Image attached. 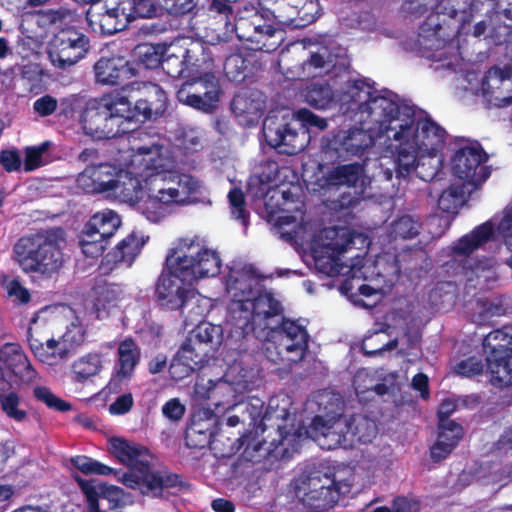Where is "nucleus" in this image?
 <instances>
[{"mask_svg": "<svg viewBox=\"0 0 512 512\" xmlns=\"http://www.w3.org/2000/svg\"><path fill=\"white\" fill-rule=\"evenodd\" d=\"M498 346L501 349L512 347V324L491 331L483 340L484 349Z\"/></svg>", "mask_w": 512, "mask_h": 512, "instance_id": "nucleus-59", "label": "nucleus"}, {"mask_svg": "<svg viewBox=\"0 0 512 512\" xmlns=\"http://www.w3.org/2000/svg\"><path fill=\"white\" fill-rule=\"evenodd\" d=\"M421 224L410 215H402L391 224L389 234L396 239H412L419 235Z\"/></svg>", "mask_w": 512, "mask_h": 512, "instance_id": "nucleus-50", "label": "nucleus"}, {"mask_svg": "<svg viewBox=\"0 0 512 512\" xmlns=\"http://www.w3.org/2000/svg\"><path fill=\"white\" fill-rule=\"evenodd\" d=\"M34 398L45 404L47 408L57 412H68L72 409V405L56 396L50 388L46 386H35L33 388Z\"/></svg>", "mask_w": 512, "mask_h": 512, "instance_id": "nucleus-56", "label": "nucleus"}, {"mask_svg": "<svg viewBox=\"0 0 512 512\" xmlns=\"http://www.w3.org/2000/svg\"><path fill=\"white\" fill-rule=\"evenodd\" d=\"M201 57L193 50L180 49L179 53L167 52L161 68L172 78H179L187 72L190 80L184 82L176 92L179 102L203 112L217 107L222 94L220 80L214 72V60L205 48L200 46Z\"/></svg>", "mask_w": 512, "mask_h": 512, "instance_id": "nucleus-3", "label": "nucleus"}, {"mask_svg": "<svg viewBox=\"0 0 512 512\" xmlns=\"http://www.w3.org/2000/svg\"><path fill=\"white\" fill-rule=\"evenodd\" d=\"M101 369V359L98 354L89 353L72 365L73 379L76 382L83 383L90 377L99 373Z\"/></svg>", "mask_w": 512, "mask_h": 512, "instance_id": "nucleus-49", "label": "nucleus"}, {"mask_svg": "<svg viewBox=\"0 0 512 512\" xmlns=\"http://www.w3.org/2000/svg\"><path fill=\"white\" fill-rule=\"evenodd\" d=\"M409 123H391L385 137L391 141L387 150L391 153L397 178L407 179L416 171L422 151L409 139L411 135Z\"/></svg>", "mask_w": 512, "mask_h": 512, "instance_id": "nucleus-14", "label": "nucleus"}, {"mask_svg": "<svg viewBox=\"0 0 512 512\" xmlns=\"http://www.w3.org/2000/svg\"><path fill=\"white\" fill-rule=\"evenodd\" d=\"M437 439L430 447V458L438 463L448 458L464 436L463 427L456 421L437 422Z\"/></svg>", "mask_w": 512, "mask_h": 512, "instance_id": "nucleus-27", "label": "nucleus"}, {"mask_svg": "<svg viewBox=\"0 0 512 512\" xmlns=\"http://www.w3.org/2000/svg\"><path fill=\"white\" fill-rule=\"evenodd\" d=\"M65 232L61 227L41 230L20 237L13 246V257L25 273L51 277L63 266L61 243Z\"/></svg>", "mask_w": 512, "mask_h": 512, "instance_id": "nucleus-5", "label": "nucleus"}, {"mask_svg": "<svg viewBox=\"0 0 512 512\" xmlns=\"http://www.w3.org/2000/svg\"><path fill=\"white\" fill-rule=\"evenodd\" d=\"M225 75L234 82H242L246 79V60L241 54L228 56L223 66Z\"/></svg>", "mask_w": 512, "mask_h": 512, "instance_id": "nucleus-58", "label": "nucleus"}, {"mask_svg": "<svg viewBox=\"0 0 512 512\" xmlns=\"http://www.w3.org/2000/svg\"><path fill=\"white\" fill-rule=\"evenodd\" d=\"M221 329L219 326L209 322L198 324L187 338L200 349H207V346L218 345L221 341Z\"/></svg>", "mask_w": 512, "mask_h": 512, "instance_id": "nucleus-46", "label": "nucleus"}, {"mask_svg": "<svg viewBox=\"0 0 512 512\" xmlns=\"http://www.w3.org/2000/svg\"><path fill=\"white\" fill-rule=\"evenodd\" d=\"M510 81V74L507 70L499 67L490 68L481 82V91L483 96H487L490 92L500 89Z\"/></svg>", "mask_w": 512, "mask_h": 512, "instance_id": "nucleus-57", "label": "nucleus"}, {"mask_svg": "<svg viewBox=\"0 0 512 512\" xmlns=\"http://www.w3.org/2000/svg\"><path fill=\"white\" fill-rule=\"evenodd\" d=\"M234 390L232 386L226 382H218L207 391V399L215 408L222 407L229 409L234 405Z\"/></svg>", "mask_w": 512, "mask_h": 512, "instance_id": "nucleus-52", "label": "nucleus"}, {"mask_svg": "<svg viewBox=\"0 0 512 512\" xmlns=\"http://www.w3.org/2000/svg\"><path fill=\"white\" fill-rule=\"evenodd\" d=\"M409 122L411 135L409 139L422 151V155H436L444 146L446 130L430 117L415 118V107L401 103L399 111L393 116V123L405 124Z\"/></svg>", "mask_w": 512, "mask_h": 512, "instance_id": "nucleus-9", "label": "nucleus"}, {"mask_svg": "<svg viewBox=\"0 0 512 512\" xmlns=\"http://www.w3.org/2000/svg\"><path fill=\"white\" fill-rule=\"evenodd\" d=\"M0 362L3 364L6 378L15 377L26 385L35 382L38 378V372L19 344H4L0 348Z\"/></svg>", "mask_w": 512, "mask_h": 512, "instance_id": "nucleus-21", "label": "nucleus"}, {"mask_svg": "<svg viewBox=\"0 0 512 512\" xmlns=\"http://www.w3.org/2000/svg\"><path fill=\"white\" fill-rule=\"evenodd\" d=\"M140 356V348L136 342L132 338H126L118 345L114 368L134 375Z\"/></svg>", "mask_w": 512, "mask_h": 512, "instance_id": "nucleus-42", "label": "nucleus"}, {"mask_svg": "<svg viewBox=\"0 0 512 512\" xmlns=\"http://www.w3.org/2000/svg\"><path fill=\"white\" fill-rule=\"evenodd\" d=\"M165 198H167L166 191L160 188L156 195H148L145 199H140L138 209L147 220L158 223L165 217L167 206L173 204Z\"/></svg>", "mask_w": 512, "mask_h": 512, "instance_id": "nucleus-39", "label": "nucleus"}, {"mask_svg": "<svg viewBox=\"0 0 512 512\" xmlns=\"http://www.w3.org/2000/svg\"><path fill=\"white\" fill-rule=\"evenodd\" d=\"M118 174L119 169L114 164H90L78 175L76 182L84 193L99 194L112 190Z\"/></svg>", "mask_w": 512, "mask_h": 512, "instance_id": "nucleus-22", "label": "nucleus"}, {"mask_svg": "<svg viewBox=\"0 0 512 512\" xmlns=\"http://www.w3.org/2000/svg\"><path fill=\"white\" fill-rule=\"evenodd\" d=\"M340 488L317 491V493H305L301 496V502L309 512H326L332 509L338 502Z\"/></svg>", "mask_w": 512, "mask_h": 512, "instance_id": "nucleus-43", "label": "nucleus"}, {"mask_svg": "<svg viewBox=\"0 0 512 512\" xmlns=\"http://www.w3.org/2000/svg\"><path fill=\"white\" fill-rule=\"evenodd\" d=\"M490 19V30L489 37L492 39L495 45H501L508 40V38L512 35V26L500 23V13L496 12L495 14L489 16Z\"/></svg>", "mask_w": 512, "mask_h": 512, "instance_id": "nucleus-60", "label": "nucleus"}, {"mask_svg": "<svg viewBox=\"0 0 512 512\" xmlns=\"http://www.w3.org/2000/svg\"><path fill=\"white\" fill-rule=\"evenodd\" d=\"M165 266L168 273L162 272L155 286V299L168 310L182 309L192 293L186 283L214 277L220 273L221 259L217 252L208 249L190 238L179 239L169 249Z\"/></svg>", "mask_w": 512, "mask_h": 512, "instance_id": "nucleus-1", "label": "nucleus"}, {"mask_svg": "<svg viewBox=\"0 0 512 512\" xmlns=\"http://www.w3.org/2000/svg\"><path fill=\"white\" fill-rule=\"evenodd\" d=\"M104 97L90 99L80 115V122L87 135L96 139L123 137L126 130H120L111 118V107Z\"/></svg>", "mask_w": 512, "mask_h": 512, "instance_id": "nucleus-15", "label": "nucleus"}, {"mask_svg": "<svg viewBox=\"0 0 512 512\" xmlns=\"http://www.w3.org/2000/svg\"><path fill=\"white\" fill-rule=\"evenodd\" d=\"M290 417V411L287 406L279 408L278 399L271 398L269 400L268 408L263 416L262 421L265 423L266 421H280L276 423V430L278 431V439H272L269 443L266 440L263 441H253L247 443L244 453L254 456V453L259 452L261 450H265V454L263 456L273 457V458H281L284 459L287 456L288 448L284 446V442L287 436L290 434V431L287 429V420Z\"/></svg>", "mask_w": 512, "mask_h": 512, "instance_id": "nucleus-16", "label": "nucleus"}, {"mask_svg": "<svg viewBox=\"0 0 512 512\" xmlns=\"http://www.w3.org/2000/svg\"><path fill=\"white\" fill-rule=\"evenodd\" d=\"M109 452L129 470L119 478L122 483L132 489H138L144 495L161 497L165 489L181 487L182 478L179 474L168 470H152V455L145 446L113 437L109 440Z\"/></svg>", "mask_w": 512, "mask_h": 512, "instance_id": "nucleus-4", "label": "nucleus"}, {"mask_svg": "<svg viewBox=\"0 0 512 512\" xmlns=\"http://www.w3.org/2000/svg\"><path fill=\"white\" fill-rule=\"evenodd\" d=\"M231 216L243 226L249 224L250 213L247 210L245 195L240 187H233L228 193Z\"/></svg>", "mask_w": 512, "mask_h": 512, "instance_id": "nucleus-54", "label": "nucleus"}, {"mask_svg": "<svg viewBox=\"0 0 512 512\" xmlns=\"http://www.w3.org/2000/svg\"><path fill=\"white\" fill-rule=\"evenodd\" d=\"M100 498L107 500L109 510H116L124 505V491L118 486L101 484Z\"/></svg>", "mask_w": 512, "mask_h": 512, "instance_id": "nucleus-64", "label": "nucleus"}, {"mask_svg": "<svg viewBox=\"0 0 512 512\" xmlns=\"http://www.w3.org/2000/svg\"><path fill=\"white\" fill-rule=\"evenodd\" d=\"M356 419V416H352L350 421L340 418L330 423L321 416L316 415L308 432L318 442L319 446L325 450H332L340 446L346 441L348 434L357 437L359 441L365 443L367 439L359 433L358 426H354Z\"/></svg>", "mask_w": 512, "mask_h": 512, "instance_id": "nucleus-17", "label": "nucleus"}, {"mask_svg": "<svg viewBox=\"0 0 512 512\" xmlns=\"http://www.w3.org/2000/svg\"><path fill=\"white\" fill-rule=\"evenodd\" d=\"M95 81L102 85H122L136 75L132 63L123 56L101 57L94 66Z\"/></svg>", "mask_w": 512, "mask_h": 512, "instance_id": "nucleus-24", "label": "nucleus"}, {"mask_svg": "<svg viewBox=\"0 0 512 512\" xmlns=\"http://www.w3.org/2000/svg\"><path fill=\"white\" fill-rule=\"evenodd\" d=\"M341 104L347 106V111L355 112L358 117L373 122L370 129H376L383 134L393 123V116L399 111L402 102L397 94L384 90V94H376L373 85L367 79L348 81L340 96Z\"/></svg>", "mask_w": 512, "mask_h": 512, "instance_id": "nucleus-6", "label": "nucleus"}, {"mask_svg": "<svg viewBox=\"0 0 512 512\" xmlns=\"http://www.w3.org/2000/svg\"><path fill=\"white\" fill-rule=\"evenodd\" d=\"M313 6L312 0H282L272 8V15L281 24L294 25L297 20H309L306 7Z\"/></svg>", "mask_w": 512, "mask_h": 512, "instance_id": "nucleus-36", "label": "nucleus"}, {"mask_svg": "<svg viewBox=\"0 0 512 512\" xmlns=\"http://www.w3.org/2000/svg\"><path fill=\"white\" fill-rule=\"evenodd\" d=\"M208 349H200L194 345L191 341L186 339L180 349L176 353V357L186 364H190L192 369L199 370L203 367L206 357H208Z\"/></svg>", "mask_w": 512, "mask_h": 512, "instance_id": "nucleus-53", "label": "nucleus"}, {"mask_svg": "<svg viewBox=\"0 0 512 512\" xmlns=\"http://www.w3.org/2000/svg\"><path fill=\"white\" fill-rule=\"evenodd\" d=\"M265 110V96L257 89L237 93L231 101V111L240 124L252 127L258 124Z\"/></svg>", "mask_w": 512, "mask_h": 512, "instance_id": "nucleus-25", "label": "nucleus"}, {"mask_svg": "<svg viewBox=\"0 0 512 512\" xmlns=\"http://www.w3.org/2000/svg\"><path fill=\"white\" fill-rule=\"evenodd\" d=\"M43 355L38 360L47 365H56L72 355L73 343L70 332H66L59 340L52 338L45 346Z\"/></svg>", "mask_w": 512, "mask_h": 512, "instance_id": "nucleus-40", "label": "nucleus"}, {"mask_svg": "<svg viewBox=\"0 0 512 512\" xmlns=\"http://www.w3.org/2000/svg\"><path fill=\"white\" fill-rule=\"evenodd\" d=\"M52 338L49 326L33 318L27 330V340L32 353L37 359L43 355L45 346Z\"/></svg>", "mask_w": 512, "mask_h": 512, "instance_id": "nucleus-44", "label": "nucleus"}, {"mask_svg": "<svg viewBox=\"0 0 512 512\" xmlns=\"http://www.w3.org/2000/svg\"><path fill=\"white\" fill-rule=\"evenodd\" d=\"M121 292V288L117 284L109 283L106 280L96 281L91 290V311L97 319L109 316L110 309L117 306Z\"/></svg>", "mask_w": 512, "mask_h": 512, "instance_id": "nucleus-31", "label": "nucleus"}, {"mask_svg": "<svg viewBox=\"0 0 512 512\" xmlns=\"http://www.w3.org/2000/svg\"><path fill=\"white\" fill-rule=\"evenodd\" d=\"M483 369L482 360L476 356H471L458 362L454 367V372L460 376L471 378L481 375Z\"/></svg>", "mask_w": 512, "mask_h": 512, "instance_id": "nucleus-63", "label": "nucleus"}, {"mask_svg": "<svg viewBox=\"0 0 512 512\" xmlns=\"http://www.w3.org/2000/svg\"><path fill=\"white\" fill-rule=\"evenodd\" d=\"M49 148V142H43L39 146L25 149L24 171L31 172L42 166V155Z\"/></svg>", "mask_w": 512, "mask_h": 512, "instance_id": "nucleus-62", "label": "nucleus"}, {"mask_svg": "<svg viewBox=\"0 0 512 512\" xmlns=\"http://www.w3.org/2000/svg\"><path fill=\"white\" fill-rule=\"evenodd\" d=\"M123 136H126L129 150L138 155L158 154L161 146L156 143L145 129L140 127L129 128L125 131Z\"/></svg>", "mask_w": 512, "mask_h": 512, "instance_id": "nucleus-38", "label": "nucleus"}, {"mask_svg": "<svg viewBox=\"0 0 512 512\" xmlns=\"http://www.w3.org/2000/svg\"><path fill=\"white\" fill-rule=\"evenodd\" d=\"M21 398L16 391L0 390V409L10 419L16 422H23L27 419L28 413L20 407Z\"/></svg>", "mask_w": 512, "mask_h": 512, "instance_id": "nucleus-47", "label": "nucleus"}, {"mask_svg": "<svg viewBox=\"0 0 512 512\" xmlns=\"http://www.w3.org/2000/svg\"><path fill=\"white\" fill-rule=\"evenodd\" d=\"M167 200L173 204L186 205L197 201L201 184L198 179L188 174H181L175 186L164 188Z\"/></svg>", "mask_w": 512, "mask_h": 512, "instance_id": "nucleus-35", "label": "nucleus"}, {"mask_svg": "<svg viewBox=\"0 0 512 512\" xmlns=\"http://www.w3.org/2000/svg\"><path fill=\"white\" fill-rule=\"evenodd\" d=\"M149 236L132 231L121 239L103 258L100 269L109 274L117 268H130L141 254Z\"/></svg>", "mask_w": 512, "mask_h": 512, "instance_id": "nucleus-19", "label": "nucleus"}, {"mask_svg": "<svg viewBox=\"0 0 512 512\" xmlns=\"http://www.w3.org/2000/svg\"><path fill=\"white\" fill-rule=\"evenodd\" d=\"M90 39L74 27L61 29L48 46V56L55 68L65 70L86 57Z\"/></svg>", "mask_w": 512, "mask_h": 512, "instance_id": "nucleus-13", "label": "nucleus"}, {"mask_svg": "<svg viewBox=\"0 0 512 512\" xmlns=\"http://www.w3.org/2000/svg\"><path fill=\"white\" fill-rule=\"evenodd\" d=\"M108 106L111 107V118L114 124H119L120 130L129 129L128 125L132 122H140V115L135 109V104L132 105L128 97L122 96L119 93L103 95Z\"/></svg>", "mask_w": 512, "mask_h": 512, "instance_id": "nucleus-33", "label": "nucleus"}, {"mask_svg": "<svg viewBox=\"0 0 512 512\" xmlns=\"http://www.w3.org/2000/svg\"><path fill=\"white\" fill-rule=\"evenodd\" d=\"M401 11L415 18L427 12L419 26L418 42L430 49L439 48L451 40L459 29L471 22L474 15L495 14L503 10L500 0H398Z\"/></svg>", "mask_w": 512, "mask_h": 512, "instance_id": "nucleus-2", "label": "nucleus"}, {"mask_svg": "<svg viewBox=\"0 0 512 512\" xmlns=\"http://www.w3.org/2000/svg\"><path fill=\"white\" fill-rule=\"evenodd\" d=\"M302 126L293 118L267 117L263 122L262 133L270 147L291 156L303 151L310 142V135Z\"/></svg>", "mask_w": 512, "mask_h": 512, "instance_id": "nucleus-10", "label": "nucleus"}, {"mask_svg": "<svg viewBox=\"0 0 512 512\" xmlns=\"http://www.w3.org/2000/svg\"><path fill=\"white\" fill-rule=\"evenodd\" d=\"M340 488L335 478L334 468L320 464L318 468L311 470L308 474L300 477V483L297 485V493H317L328 489Z\"/></svg>", "mask_w": 512, "mask_h": 512, "instance_id": "nucleus-32", "label": "nucleus"}, {"mask_svg": "<svg viewBox=\"0 0 512 512\" xmlns=\"http://www.w3.org/2000/svg\"><path fill=\"white\" fill-rule=\"evenodd\" d=\"M326 242L323 250L335 264H339L344 254L355 245V239L364 241L363 235L346 227H331L324 231Z\"/></svg>", "mask_w": 512, "mask_h": 512, "instance_id": "nucleus-29", "label": "nucleus"}, {"mask_svg": "<svg viewBox=\"0 0 512 512\" xmlns=\"http://www.w3.org/2000/svg\"><path fill=\"white\" fill-rule=\"evenodd\" d=\"M465 184H451L443 190L438 198V207L448 214H457L459 208L465 203Z\"/></svg>", "mask_w": 512, "mask_h": 512, "instance_id": "nucleus-45", "label": "nucleus"}, {"mask_svg": "<svg viewBox=\"0 0 512 512\" xmlns=\"http://www.w3.org/2000/svg\"><path fill=\"white\" fill-rule=\"evenodd\" d=\"M168 98L159 84H144L141 96L135 101V109L140 115V122L155 119L166 111Z\"/></svg>", "mask_w": 512, "mask_h": 512, "instance_id": "nucleus-28", "label": "nucleus"}, {"mask_svg": "<svg viewBox=\"0 0 512 512\" xmlns=\"http://www.w3.org/2000/svg\"><path fill=\"white\" fill-rule=\"evenodd\" d=\"M73 478L86 497L89 512H101L99 498L101 497V484L104 482L96 483L93 479L86 480L79 475H75Z\"/></svg>", "mask_w": 512, "mask_h": 512, "instance_id": "nucleus-55", "label": "nucleus"}, {"mask_svg": "<svg viewBox=\"0 0 512 512\" xmlns=\"http://www.w3.org/2000/svg\"><path fill=\"white\" fill-rule=\"evenodd\" d=\"M263 16L258 8L251 3H247L242 9L238 10L234 17V30L240 40L257 41V35L270 38L280 32L272 25L262 24Z\"/></svg>", "mask_w": 512, "mask_h": 512, "instance_id": "nucleus-20", "label": "nucleus"}, {"mask_svg": "<svg viewBox=\"0 0 512 512\" xmlns=\"http://www.w3.org/2000/svg\"><path fill=\"white\" fill-rule=\"evenodd\" d=\"M71 465L85 475H110L117 471L89 456L77 455L70 459Z\"/></svg>", "mask_w": 512, "mask_h": 512, "instance_id": "nucleus-51", "label": "nucleus"}, {"mask_svg": "<svg viewBox=\"0 0 512 512\" xmlns=\"http://www.w3.org/2000/svg\"><path fill=\"white\" fill-rule=\"evenodd\" d=\"M358 121L360 127H351L336 136L338 148L354 156H361L366 149L374 145L376 138L387 135V130L379 135L376 129H370L368 126H374L373 122H368L362 117H358Z\"/></svg>", "mask_w": 512, "mask_h": 512, "instance_id": "nucleus-23", "label": "nucleus"}, {"mask_svg": "<svg viewBox=\"0 0 512 512\" xmlns=\"http://www.w3.org/2000/svg\"><path fill=\"white\" fill-rule=\"evenodd\" d=\"M123 0H103L102 11L95 5L86 11L85 19L93 31L103 35H114L128 27L131 22Z\"/></svg>", "mask_w": 512, "mask_h": 512, "instance_id": "nucleus-18", "label": "nucleus"}, {"mask_svg": "<svg viewBox=\"0 0 512 512\" xmlns=\"http://www.w3.org/2000/svg\"><path fill=\"white\" fill-rule=\"evenodd\" d=\"M267 335L277 337L278 343L274 345V353L270 347L266 348V357L274 364H289L301 361L308 349L309 334L297 320L282 316L280 323L270 327Z\"/></svg>", "mask_w": 512, "mask_h": 512, "instance_id": "nucleus-8", "label": "nucleus"}, {"mask_svg": "<svg viewBox=\"0 0 512 512\" xmlns=\"http://www.w3.org/2000/svg\"><path fill=\"white\" fill-rule=\"evenodd\" d=\"M319 169L322 176L316 181V184L324 190H331L340 186L355 187L364 169L359 163L341 164L324 171V165L320 164Z\"/></svg>", "mask_w": 512, "mask_h": 512, "instance_id": "nucleus-26", "label": "nucleus"}, {"mask_svg": "<svg viewBox=\"0 0 512 512\" xmlns=\"http://www.w3.org/2000/svg\"><path fill=\"white\" fill-rule=\"evenodd\" d=\"M111 191L120 201L130 205L137 204L143 192L141 181L130 173L118 175Z\"/></svg>", "mask_w": 512, "mask_h": 512, "instance_id": "nucleus-37", "label": "nucleus"}, {"mask_svg": "<svg viewBox=\"0 0 512 512\" xmlns=\"http://www.w3.org/2000/svg\"><path fill=\"white\" fill-rule=\"evenodd\" d=\"M494 234V226L491 221H486L476 226L469 234L462 236L453 246L455 255L469 256L479 247L491 240Z\"/></svg>", "mask_w": 512, "mask_h": 512, "instance_id": "nucleus-34", "label": "nucleus"}, {"mask_svg": "<svg viewBox=\"0 0 512 512\" xmlns=\"http://www.w3.org/2000/svg\"><path fill=\"white\" fill-rule=\"evenodd\" d=\"M167 52L165 44L142 43L135 47L134 57L138 65L145 69H156L161 66Z\"/></svg>", "mask_w": 512, "mask_h": 512, "instance_id": "nucleus-41", "label": "nucleus"}, {"mask_svg": "<svg viewBox=\"0 0 512 512\" xmlns=\"http://www.w3.org/2000/svg\"><path fill=\"white\" fill-rule=\"evenodd\" d=\"M334 99L331 86L325 83L310 84L305 93V101L313 108L326 109Z\"/></svg>", "mask_w": 512, "mask_h": 512, "instance_id": "nucleus-48", "label": "nucleus"}, {"mask_svg": "<svg viewBox=\"0 0 512 512\" xmlns=\"http://www.w3.org/2000/svg\"><path fill=\"white\" fill-rule=\"evenodd\" d=\"M256 283V276L252 268L230 267L225 276V286L228 293L233 297L230 308H238L237 302L241 299H249L253 296V287Z\"/></svg>", "mask_w": 512, "mask_h": 512, "instance_id": "nucleus-30", "label": "nucleus"}, {"mask_svg": "<svg viewBox=\"0 0 512 512\" xmlns=\"http://www.w3.org/2000/svg\"><path fill=\"white\" fill-rule=\"evenodd\" d=\"M451 157V170L455 177L475 187L481 185L490 176V171L484 163L488 155L477 141L462 138Z\"/></svg>", "mask_w": 512, "mask_h": 512, "instance_id": "nucleus-11", "label": "nucleus"}, {"mask_svg": "<svg viewBox=\"0 0 512 512\" xmlns=\"http://www.w3.org/2000/svg\"><path fill=\"white\" fill-rule=\"evenodd\" d=\"M238 308L230 309V320L236 331L243 336L254 334L260 337L257 329L268 330V321L272 317L283 314V306L270 292H259L249 299L237 302Z\"/></svg>", "mask_w": 512, "mask_h": 512, "instance_id": "nucleus-7", "label": "nucleus"}, {"mask_svg": "<svg viewBox=\"0 0 512 512\" xmlns=\"http://www.w3.org/2000/svg\"><path fill=\"white\" fill-rule=\"evenodd\" d=\"M211 433L200 428L199 424H192L185 433L186 445L189 448L201 449L210 443Z\"/></svg>", "mask_w": 512, "mask_h": 512, "instance_id": "nucleus-61", "label": "nucleus"}, {"mask_svg": "<svg viewBox=\"0 0 512 512\" xmlns=\"http://www.w3.org/2000/svg\"><path fill=\"white\" fill-rule=\"evenodd\" d=\"M121 224L120 216L113 210L105 209L95 213L79 236L83 254L91 258L101 256Z\"/></svg>", "mask_w": 512, "mask_h": 512, "instance_id": "nucleus-12", "label": "nucleus"}]
</instances>
